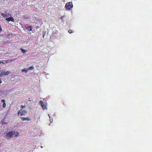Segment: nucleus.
<instances>
[{"label":"nucleus","instance_id":"obj_5","mask_svg":"<svg viewBox=\"0 0 152 152\" xmlns=\"http://www.w3.org/2000/svg\"><path fill=\"white\" fill-rule=\"evenodd\" d=\"M12 134L11 131L8 133L7 134V135L6 136V138L7 139H10L12 137Z\"/></svg>","mask_w":152,"mask_h":152},{"label":"nucleus","instance_id":"obj_2","mask_svg":"<svg viewBox=\"0 0 152 152\" xmlns=\"http://www.w3.org/2000/svg\"><path fill=\"white\" fill-rule=\"evenodd\" d=\"M10 73L9 71H5V70L0 71V77H4L5 75H8Z\"/></svg>","mask_w":152,"mask_h":152},{"label":"nucleus","instance_id":"obj_8","mask_svg":"<svg viewBox=\"0 0 152 152\" xmlns=\"http://www.w3.org/2000/svg\"><path fill=\"white\" fill-rule=\"evenodd\" d=\"M6 20L9 22V21H12L13 22H15V20L14 18L12 17H9L8 18H7L6 19Z\"/></svg>","mask_w":152,"mask_h":152},{"label":"nucleus","instance_id":"obj_19","mask_svg":"<svg viewBox=\"0 0 152 152\" xmlns=\"http://www.w3.org/2000/svg\"><path fill=\"white\" fill-rule=\"evenodd\" d=\"M1 63H3V62H2L1 61H0V64H1Z\"/></svg>","mask_w":152,"mask_h":152},{"label":"nucleus","instance_id":"obj_10","mask_svg":"<svg viewBox=\"0 0 152 152\" xmlns=\"http://www.w3.org/2000/svg\"><path fill=\"white\" fill-rule=\"evenodd\" d=\"M21 119L23 121H25V120H26V121L30 120V119L28 117H27V118L21 117Z\"/></svg>","mask_w":152,"mask_h":152},{"label":"nucleus","instance_id":"obj_16","mask_svg":"<svg viewBox=\"0 0 152 152\" xmlns=\"http://www.w3.org/2000/svg\"><path fill=\"white\" fill-rule=\"evenodd\" d=\"M22 72H27V70H24L23 69L22 70Z\"/></svg>","mask_w":152,"mask_h":152},{"label":"nucleus","instance_id":"obj_6","mask_svg":"<svg viewBox=\"0 0 152 152\" xmlns=\"http://www.w3.org/2000/svg\"><path fill=\"white\" fill-rule=\"evenodd\" d=\"M5 13H1V15L4 18H6L10 15L9 12L8 10H6L5 12Z\"/></svg>","mask_w":152,"mask_h":152},{"label":"nucleus","instance_id":"obj_13","mask_svg":"<svg viewBox=\"0 0 152 152\" xmlns=\"http://www.w3.org/2000/svg\"><path fill=\"white\" fill-rule=\"evenodd\" d=\"M29 29L30 31H31L32 30V28L31 26H29L28 28Z\"/></svg>","mask_w":152,"mask_h":152},{"label":"nucleus","instance_id":"obj_4","mask_svg":"<svg viewBox=\"0 0 152 152\" xmlns=\"http://www.w3.org/2000/svg\"><path fill=\"white\" fill-rule=\"evenodd\" d=\"M13 137H16L19 135L18 132L16 130H12L11 131Z\"/></svg>","mask_w":152,"mask_h":152},{"label":"nucleus","instance_id":"obj_11","mask_svg":"<svg viewBox=\"0 0 152 152\" xmlns=\"http://www.w3.org/2000/svg\"><path fill=\"white\" fill-rule=\"evenodd\" d=\"M20 50L23 53H26V50L22 48H21Z\"/></svg>","mask_w":152,"mask_h":152},{"label":"nucleus","instance_id":"obj_15","mask_svg":"<svg viewBox=\"0 0 152 152\" xmlns=\"http://www.w3.org/2000/svg\"><path fill=\"white\" fill-rule=\"evenodd\" d=\"M68 32L70 34H71L72 33V30L71 29L69 30L68 31Z\"/></svg>","mask_w":152,"mask_h":152},{"label":"nucleus","instance_id":"obj_17","mask_svg":"<svg viewBox=\"0 0 152 152\" xmlns=\"http://www.w3.org/2000/svg\"><path fill=\"white\" fill-rule=\"evenodd\" d=\"M64 16H62L60 17L61 19L63 20H64Z\"/></svg>","mask_w":152,"mask_h":152},{"label":"nucleus","instance_id":"obj_3","mask_svg":"<svg viewBox=\"0 0 152 152\" xmlns=\"http://www.w3.org/2000/svg\"><path fill=\"white\" fill-rule=\"evenodd\" d=\"M26 111L22 109L20 110L18 112V116H22L26 113Z\"/></svg>","mask_w":152,"mask_h":152},{"label":"nucleus","instance_id":"obj_14","mask_svg":"<svg viewBox=\"0 0 152 152\" xmlns=\"http://www.w3.org/2000/svg\"><path fill=\"white\" fill-rule=\"evenodd\" d=\"M20 107H21L22 108H26V106L25 105H21V106H20Z\"/></svg>","mask_w":152,"mask_h":152},{"label":"nucleus","instance_id":"obj_18","mask_svg":"<svg viewBox=\"0 0 152 152\" xmlns=\"http://www.w3.org/2000/svg\"><path fill=\"white\" fill-rule=\"evenodd\" d=\"M1 79L0 78V84L1 83H2V81H1Z\"/></svg>","mask_w":152,"mask_h":152},{"label":"nucleus","instance_id":"obj_7","mask_svg":"<svg viewBox=\"0 0 152 152\" xmlns=\"http://www.w3.org/2000/svg\"><path fill=\"white\" fill-rule=\"evenodd\" d=\"M39 103L41 104V106L42 107L43 110L46 109L47 108V105L45 104H44L43 102L41 101L39 102Z\"/></svg>","mask_w":152,"mask_h":152},{"label":"nucleus","instance_id":"obj_12","mask_svg":"<svg viewBox=\"0 0 152 152\" xmlns=\"http://www.w3.org/2000/svg\"><path fill=\"white\" fill-rule=\"evenodd\" d=\"M34 68L33 66H30L27 69L28 70H30V69H34Z\"/></svg>","mask_w":152,"mask_h":152},{"label":"nucleus","instance_id":"obj_9","mask_svg":"<svg viewBox=\"0 0 152 152\" xmlns=\"http://www.w3.org/2000/svg\"><path fill=\"white\" fill-rule=\"evenodd\" d=\"M1 102L3 103L2 107L3 108H5L6 107V105L5 104V100L4 99H2L1 100Z\"/></svg>","mask_w":152,"mask_h":152},{"label":"nucleus","instance_id":"obj_1","mask_svg":"<svg viewBox=\"0 0 152 152\" xmlns=\"http://www.w3.org/2000/svg\"><path fill=\"white\" fill-rule=\"evenodd\" d=\"M73 7L72 2H69L66 3L65 6V8L67 10H70Z\"/></svg>","mask_w":152,"mask_h":152}]
</instances>
